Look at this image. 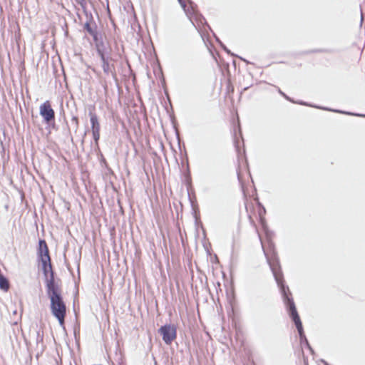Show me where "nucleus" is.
<instances>
[{
	"instance_id": "nucleus-5",
	"label": "nucleus",
	"mask_w": 365,
	"mask_h": 365,
	"mask_svg": "<svg viewBox=\"0 0 365 365\" xmlns=\"http://www.w3.org/2000/svg\"><path fill=\"white\" fill-rule=\"evenodd\" d=\"M101 68L105 75L111 76L114 80H117V73L114 62L115 60L113 55L100 58Z\"/></svg>"
},
{
	"instance_id": "nucleus-15",
	"label": "nucleus",
	"mask_w": 365,
	"mask_h": 365,
	"mask_svg": "<svg viewBox=\"0 0 365 365\" xmlns=\"http://www.w3.org/2000/svg\"><path fill=\"white\" fill-rule=\"evenodd\" d=\"M294 103H297V104H299V105H303V106H309L308 103H307L306 102H304L302 101H294L293 102ZM309 106H312V105H309ZM312 107H314V108H319L320 107H318V106H312ZM321 109H323V110H328L329 109L327 108H321Z\"/></svg>"
},
{
	"instance_id": "nucleus-2",
	"label": "nucleus",
	"mask_w": 365,
	"mask_h": 365,
	"mask_svg": "<svg viewBox=\"0 0 365 365\" xmlns=\"http://www.w3.org/2000/svg\"><path fill=\"white\" fill-rule=\"evenodd\" d=\"M46 294L50 299L51 314L56 318L59 324L63 326L66 315V305L61 294L60 285L58 283H54L52 278L48 283Z\"/></svg>"
},
{
	"instance_id": "nucleus-18",
	"label": "nucleus",
	"mask_w": 365,
	"mask_h": 365,
	"mask_svg": "<svg viewBox=\"0 0 365 365\" xmlns=\"http://www.w3.org/2000/svg\"><path fill=\"white\" fill-rule=\"evenodd\" d=\"M220 46L223 48V50L226 51L228 54L234 56V54L231 53V51L222 43V42H220Z\"/></svg>"
},
{
	"instance_id": "nucleus-3",
	"label": "nucleus",
	"mask_w": 365,
	"mask_h": 365,
	"mask_svg": "<svg viewBox=\"0 0 365 365\" xmlns=\"http://www.w3.org/2000/svg\"><path fill=\"white\" fill-rule=\"evenodd\" d=\"M261 245H263V242H261ZM262 248H264L263 246H262ZM263 251H264V253L265 255L267 263L269 264V267H270V269L272 270V272L273 274V276L274 277L275 281L277 282V279H276V277H275V274H274V272H276V275L279 276V278L281 280L282 284L283 285H285L284 281V278H283V274H282V269H281V267H280V264H279V259H278V257L277 256L276 252L274 250H272V255L269 256L267 254V252H265L264 249H263Z\"/></svg>"
},
{
	"instance_id": "nucleus-8",
	"label": "nucleus",
	"mask_w": 365,
	"mask_h": 365,
	"mask_svg": "<svg viewBox=\"0 0 365 365\" xmlns=\"http://www.w3.org/2000/svg\"><path fill=\"white\" fill-rule=\"evenodd\" d=\"M38 259L41 262H49L51 257L49 255L48 247L44 240H39L37 249Z\"/></svg>"
},
{
	"instance_id": "nucleus-4",
	"label": "nucleus",
	"mask_w": 365,
	"mask_h": 365,
	"mask_svg": "<svg viewBox=\"0 0 365 365\" xmlns=\"http://www.w3.org/2000/svg\"><path fill=\"white\" fill-rule=\"evenodd\" d=\"M97 55L99 58L113 55V48L108 41H104L101 35L93 40Z\"/></svg>"
},
{
	"instance_id": "nucleus-14",
	"label": "nucleus",
	"mask_w": 365,
	"mask_h": 365,
	"mask_svg": "<svg viewBox=\"0 0 365 365\" xmlns=\"http://www.w3.org/2000/svg\"><path fill=\"white\" fill-rule=\"evenodd\" d=\"M334 111L336 112V113H345V114H348V115H351L361 116V117L365 118V114H358V113H349V112H343L339 110H334Z\"/></svg>"
},
{
	"instance_id": "nucleus-16",
	"label": "nucleus",
	"mask_w": 365,
	"mask_h": 365,
	"mask_svg": "<svg viewBox=\"0 0 365 365\" xmlns=\"http://www.w3.org/2000/svg\"><path fill=\"white\" fill-rule=\"evenodd\" d=\"M278 92L280 95H282L285 99L290 102H294V100H292L290 97H289L287 95H286L284 92H282L279 88H278Z\"/></svg>"
},
{
	"instance_id": "nucleus-7",
	"label": "nucleus",
	"mask_w": 365,
	"mask_h": 365,
	"mask_svg": "<svg viewBox=\"0 0 365 365\" xmlns=\"http://www.w3.org/2000/svg\"><path fill=\"white\" fill-rule=\"evenodd\" d=\"M39 110V113L46 124L50 125L51 123H54L55 112L51 108V103L48 101L43 103L40 106Z\"/></svg>"
},
{
	"instance_id": "nucleus-17",
	"label": "nucleus",
	"mask_w": 365,
	"mask_h": 365,
	"mask_svg": "<svg viewBox=\"0 0 365 365\" xmlns=\"http://www.w3.org/2000/svg\"><path fill=\"white\" fill-rule=\"evenodd\" d=\"M76 2L79 4L83 9H86V0H75Z\"/></svg>"
},
{
	"instance_id": "nucleus-23",
	"label": "nucleus",
	"mask_w": 365,
	"mask_h": 365,
	"mask_svg": "<svg viewBox=\"0 0 365 365\" xmlns=\"http://www.w3.org/2000/svg\"><path fill=\"white\" fill-rule=\"evenodd\" d=\"M237 177H238V179L240 180V175L239 173H237Z\"/></svg>"
},
{
	"instance_id": "nucleus-21",
	"label": "nucleus",
	"mask_w": 365,
	"mask_h": 365,
	"mask_svg": "<svg viewBox=\"0 0 365 365\" xmlns=\"http://www.w3.org/2000/svg\"><path fill=\"white\" fill-rule=\"evenodd\" d=\"M363 20H364V17H363V14L361 13V24H362Z\"/></svg>"
},
{
	"instance_id": "nucleus-11",
	"label": "nucleus",
	"mask_w": 365,
	"mask_h": 365,
	"mask_svg": "<svg viewBox=\"0 0 365 365\" xmlns=\"http://www.w3.org/2000/svg\"><path fill=\"white\" fill-rule=\"evenodd\" d=\"M90 121L91 124V130L92 132H100V123L98 122V117L96 113L90 112Z\"/></svg>"
},
{
	"instance_id": "nucleus-9",
	"label": "nucleus",
	"mask_w": 365,
	"mask_h": 365,
	"mask_svg": "<svg viewBox=\"0 0 365 365\" xmlns=\"http://www.w3.org/2000/svg\"><path fill=\"white\" fill-rule=\"evenodd\" d=\"M42 265V272L45 277L46 281V288L48 289V283L49 280L52 278L54 283H58L55 280V273L52 269V264L51 261L49 262H41Z\"/></svg>"
},
{
	"instance_id": "nucleus-12",
	"label": "nucleus",
	"mask_w": 365,
	"mask_h": 365,
	"mask_svg": "<svg viewBox=\"0 0 365 365\" xmlns=\"http://www.w3.org/2000/svg\"><path fill=\"white\" fill-rule=\"evenodd\" d=\"M178 2L180 3V6H182V8L183 9V10L185 11V12L186 13L187 15H194L195 14V9H194V4L192 2L190 1V9H187V5H186V3H185V0H178Z\"/></svg>"
},
{
	"instance_id": "nucleus-22",
	"label": "nucleus",
	"mask_w": 365,
	"mask_h": 365,
	"mask_svg": "<svg viewBox=\"0 0 365 365\" xmlns=\"http://www.w3.org/2000/svg\"><path fill=\"white\" fill-rule=\"evenodd\" d=\"M216 41L220 44V42H222L217 36H215Z\"/></svg>"
},
{
	"instance_id": "nucleus-1",
	"label": "nucleus",
	"mask_w": 365,
	"mask_h": 365,
	"mask_svg": "<svg viewBox=\"0 0 365 365\" xmlns=\"http://www.w3.org/2000/svg\"><path fill=\"white\" fill-rule=\"evenodd\" d=\"M274 274H276L275 272ZM275 277L277 279V284L280 289L283 302L285 304L289 316L292 319V322L294 323L295 327L297 329L299 336L300 343L301 344L306 345L308 347V349L312 351V349L309 345V341L304 334L302 323L300 319L299 315L297 312L294 299L292 297V293L290 292L289 289L287 285H283L282 284V282L279 279V276L275 275Z\"/></svg>"
},
{
	"instance_id": "nucleus-10",
	"label": "nucleus",
	"mask_w": 365,
	"mask_h": 365,
	"mask_svg": "<svg viewBox=\"0 0 365 365\" xmlns=\"http://www.w3.org/2000/svg\"><path fill=\"white\" fill-rule=\"evenodd\" d=\"M83 29L93 37V40L102 35L101 33L98 31L97 25L94 21L91 22L90 21H87L83 26Z\"/></svg>"
},
{
	"instance_id": "nucleus-13",
	"label": "nucleus",
	"mask_w": 365,
	"mask_h": 365,
	"mask_svg": "<svg viewBox=\"0 0 365 365\" xmlns=\"http://www.w3.org/2000/svg\"><path fill=\"white\" fill-rule=\"evenodd\" d=\"M92 135L96 145H98L100 139V132H92Z\"/></svg>"
},
{
	"instance_id": "nucleus-6",
	"label": "nucleus",
	"mask_w": 365,
	"mask_h": 365,
	"mask_svg": "<svg viewBox=\"0 0 365 365\" xmlns=\"http://www.w3.org/2000/svg\"><path fill=\"white\" fill-rule=\"evenodd\" d=\"M158 332L162 336L163 341L170 345L177 336L176 328L173 324H166L162 326L159 329Z\"/></svg>"
},
{
	"instance_id": "nucleus-19",
	"label": "nucleus",
	"mask_w": 365,
	"mask_h": 365,
	"mask_svg": "<svg viewBox=\"0 0 365 365\" xmlns=\"http://www.w3.org/2000/svg\"><path fill=\"white\" fill-rule=\"evenodd\" d=\"M71 120L75 123L76 128L77 129L78 127V118L76 116H73Z\"/></svg>"
},
{
	"instance_id": "nucleus-20",
	"label": "nucleus",
	"mask_w": 365,
	"mask_h": 365,
	"mask_svg": "<svg viewBox=\"0 0 365 365\" xmlns=\"http://www.w3.org/2000/svg\"><path fill=\"white\" fill-rule=\"evenodd\" d=\"M268 241H269V245L270 248H271L272 250H273V249H274V245H273V243L271 242V240H270V239H269V240H268Z\"/></svg>"
}]
</instances>
